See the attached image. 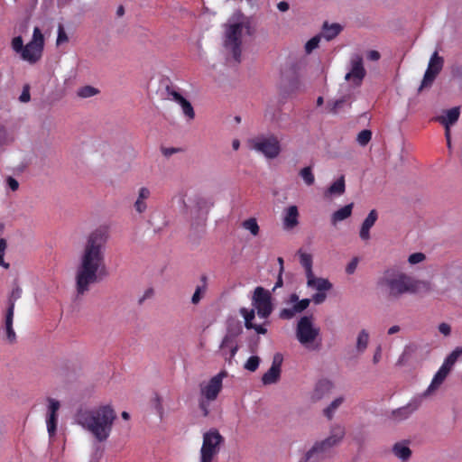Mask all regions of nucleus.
I'll use <instances>...</instances> for the list:
<instances>
[{"instance_id":"nucleus-60","label":"nucleus","mask_w":462,"mask_h":462,"mask_svg":"<svg viewBox=\"0 0 462 462\" xmlns=\"http://www.w3.org/2000/svg\"><path fill=\"white\" fill-rule=\"evenodd\" d=\"M380 53L377 51H370L368 53H367V58L370 60H378L380 59Z\"/></svg>"},{"instance_id":"nucleus-48","label":"nucleus","mask_w":462,"mask_h":462,"mask_svg":"<svg viewBox=\"0 0 462 462\" xmlns=\"http://www.w3.org/2000/svg\"><path fill=\"white\" fill-rule=\"evenodd\" d=\"M320 42L319 36H314L309 40L305 44V51L307 53H310L313 50L318 48Z\"/></svg>"},{"instance_id":"nucleus-35","label":"nucleus","mask_w":462,"mask_h":462,"mask_svg":"<svg viewBox=\"0 0 462 462\" xmlns=\"http://www.w3.org/2000/svg\"><path fill=\"white\" fill-rule=\"evenodd\" d=\"M242 227L249 231L254 236H257L260 232V226L257 223L256 218L250 217L242 222Z\"/></svg>"},{"instance_id":"nucleus-44","label":"nucleus","mask_w":462,"mask_h":462,"mask_svg":"<svg viewBox=\"0 0 462 462\" xmlns=\"http://www.w3.org/2000/svg\"><path fill=\"white\" fill-rule=\"evenodd\" d=\"M260 364V358L257 356H250L245 364V368L250 372L257 370Z\"/></svg>"},{"instance_id":"nucleus-56","label":"nucleus","mask_w":462,"mask_h":462,"mask_svg":"<svg viewBox=\"0 0 462 462\" xmlns=\"http://www.w3.org/2000/svg\"><path fill=\"white\" fill-rule=\"evenodd\" d=\"M337 407L338 406H328L323 410L324 416H326L328 420H332Z\"/></svg>"},{"instance_id":"nucleus-24","label":"nucleus","mask_w":462,"mask_h":462,"mask_svg":"<svg viewBox=\"0 0 462 462\" xmlns=\"http://www.w3.org/2000/svg\"><path fill=\"white\" fill-rule=\"evenodd\" d=\"M307 283L309 287L314 288L319 291H327L332 287L328 280L317 278L313 273L307 276Z\"/></svg>"},{"instance_id":"nucleus-52","label":"nucleus","mask_w":462,"mask_h":462,"mask_svg":"<svg viewBox=\"0 0 462 462\" xmlns=\"http://www.w3.org/2000/svg\"><path fill=\"white\" fill-rule=\"evenodd\" d=\"M69 38L62 25H59L58 28V37H57V44H61L62 42H68Z\"/></svg>"},{"instance_id":"nucleus-19","label":"nucleus","mask_w":462,"mask_h":462,"mask_svg":"<svg viewBox=\"0 0 462 462\" xmlns=\"http://www.w3.org/2000/svg\"><path fill=\"white\" fill-rule=\"evenodd\" d=\"M449 373L450 372H448L447 368L440 366L439 369L435 374V375L433 376L431 383H430L428 388L423 392L421 396L427 398L434 395L436 392L439 390V388L441 386V384L444 383Z\"/></svg>"},{"instance_id":"nucleus-55","label":"nucleus","mask_w":462,"mask_h":462,"mask_svg":"<svg viewBox=\"0 0 462 462\" xmlns=\"http://www.w3.org/2000/svg\"><path fill=\"white\" fill-rule=\"evenodd\" d=\"M6 184L13 191H16L19 188V182L11 176L6 179Z\"/></svg>"},{"instance_id":"nucleus-27","label":"nucleus","mask_w":462,"mask_h":462,"mask_svg":"<svg viewBox=\"0 0 462 462\" xmlns=\"http://www.w3.org/2000/svg\"><path fill=\"white\" fill-rule=\"evenodd\" d=\"M299 211L296 206H290L285 212L283 225L287 229H291L295 227L299 221Z\"/></svg>"},{"instance_id":"nucleus-3","label":"nucleus","mask_w":462,"mask_h":462,"mask_svg":"<svg viewBox=\"0 0 462 462\" xmlns=\"http://www.w3.org/2000/svg\"><path fill=\"white\" fill-rule=\"evenodd\" d=\"M377 284L393 300L400 299L404 294L426 293L431 290L430 282L416 280L395 269L386 270Z\"/></svg>"},{"instance_id":"nucleus-46","label":"nucleus","mask_w":462,"mask_h":462,"mask_svg":"<svg viewBox=\"0 0 462 462\" xmlns=\"http://www.w3.org/2000/svg\"><path fill=\"white\" fill-rule=\"evenodd\" d=\"M13 139L9 136L7 130L5 126L0 125V148L7 145Z\"/></svg>"},{"instance_id":"nucleus-53","label":"nucleus","mask_w":462,"mask_h":462,"mask_svg":"<svg viewBox=\"0 0 462 462\" xmlns=\"http://www.w3.org/2000/svg\"><path fill=\"white\" fill-rule=\"evenodd\" d=\"M358 258L357 257H354L350 263L346 265V273L348 274H352L355 273L356 267H357V264H358Z\"/></svg>"},{"instance_id":"nucleus-18","label":"nucleus","mask_w":462,"mask_h":462,"mask_svg":"<svg viewBox=\"0 0 462 462\" xmlns=\"http://www.w3.org/2000/svg\"><path fill=\"white\" fill-rule=\"evenodd\" d=\"M334 388V383L331 380L322 378L319 380L311 393V400L313 402H319L328 396Z\"/></svg>"},{"instance_id":"nucleus-12","label":"nucleus","mask_w":462,"mask_h":462,"mask_svg":"<svg viewBox=\"0 0 462 462\" xmlns=\"http://www.w3.org/2000/svg\"><path fill=\"white\" fill-rule=\"evenodd\" d=\"M443 58L439 57L438 52L435 51L430 57L428 68L425 71L423 79L419 88V91H421L425 88H429L432 85L438 74L441 71L443 67Z\"/></svg>"},{"instance_id":"nucleus-10","label":"nucleus","mask_w":462,"mask_h":462,"mask_svg":"<svg viewBox=\"0 0 462 462\" xmlns=\"http://www.w3.org/2000/svg\"><path fill=\"white\" fill-rule=\"evenodd\" d=\"M253 306L260 318L267 319L273 311L270 292L263 287H257L253 297Z\"/></svg>"},{"instance_id":"nucleus-11","label":"nucleus","mask_w":462,"mask_h":462,"mask_svg":"<svg viewBox=\"0 0 462 462\" xmlns=\"http://www.w3.org/2000/svg\"><path fill=\"white\" fill-rule=\"evenodd\" d=\"M365 75L366 70L364 67L363 57L358 53L353 54L350 59V70L346 74L345 79L359 87Z\"/></svg>"},{"instance_id":"nucleus-34","label":"nucleus","mask_w":462,"mask_h":462,"mask_svg":"<svg viewBox=\"0 0 462 462\" xmlns=\"http://www.w3.org/2000/svg\"><path fill=\"white\" fill-rule=\"evenodd\" d=\"M300 255V262L302 267L305 269L306 277L311 273L312 272V256L310 254L304 253L301 250L298 252Z\"/></svg>"},{"instance_id":"nucleus-42","label":"nucleus","mask_w":462,"mask_h":462,"mask_svg":"<svg viewBox=\"0 0 462 462\" xmlns=\"http://www.w3.org/2000/svg\"><path fill=\"white\" fill-rule=\"evenodd\" d=\"M6 248H7L6 240L5 238L0 237V266H2L7 270L10 268V264L8 263H6L4 259Z\"/></svg>"},{"instance_id":"nucleus-36","label":"nucleus","mask_w":462,"mask_h":462,"mask_svg":"<svg viewBox=\"0 0 462 462\" xmlns=\"http://www.w3.org/2000/svg\"><path fill=\"white\" fill-rule=\"evenodd\" d=\"M369 342V334L365 329H362L356 338V350L359 353L365 352Z\"/></svg>"},{"instance_id":"nucleus-2","label":"nucleus","mask_w":462,"mask_h":462,"mask_svg":"<svg viewBox=\"0 0 462 462\" xmlns=\"http://www.w3.org/2000/svg\"><path fill=\"white\" fill-rule=\"evenodd\" d=\"M116 411L111 406L80 407L75 414L78 424L88 430L98 442L106 441L112 430Z\"/></svg>"},{"instance_id":"nucleus-29","label":"nucleus","mask_w":462,"mask_h":462,"mask_svg":"<svg viewBox=\"0 0 462 462\" xmlns=\"http://www.w3.org/2000/svg\"><path fill=\"white\" fill-rule=\"evenodd\" d=\"M352 208L353 204L351 203L335 211L331 217L332 224L336 225L337 222L345 220L347 217H349L352 214Z\"/></svg>"},{"instance_id":"nucleus-30","label":"nucleus","mask_w":462,"mask_h":462,"mask_svg":"<svg viewBox=\"0 0 462 462\" xmlns=\"http://www.w3.org/2000/svg\"><path fill=\"white\" fill-rule=\"evenodd\" d=\"M345 178L341 176L338 180L333 182L326 191V196L337 195L340 196L345 192Z\"/></svg>"},{"instance_id":"nucleus-49","label":"nucleus","mask_w":462,"mask_h":462,"mask_svg":"<svg viewBox=\"0 0 462 462\" xmlns=\"http://www.w3.org/2000/svg\"><path fill=\"white\" fill-rule=\"evenodd\" d=\"M19 100L22 103H27L31 100L30 85L29 84H25L23 87V91L19 97Z\"/></svg>"},{"instance_id":"nucleus-5","label":"nucleus","mask_w":462,"mask_h":462,"mask_svg":"<svg viewBox=\"0 0 462 462\" xmlns=\"http://www.w3.org/2000/svg\"><path fill=\"white\" fill-rule=\"evenodd\" d=\"M249 23L240 22L227 24L225 32L224 46L232 52L236 62L241 60V45L245 34L251 35Z\"/></svg>"},{"instance_id":"nucleus-13","label":"nucleus","mask_w":462,"mask_h":462,"mask_svg":"<svg viewBox=\"0 0 462 462\" xmlns=\"http://www.w3.org/2000/svg\"><path fill=\"white\" fill-rule=\"evenodd\" d=\"M310 303V299L299 300L296 293H291L287 300V304H292L291 308H284L280 311L279 317L282 319H291L297 314L303 312Z\"/></svg>"},{"instance_id":"nucleus-1","label":"nucleus","mask_w":462,"mask_h":462,"mask_svg":"<svg viewBox=\"0 0 462 462\" xmlns=\"http://www.w3.org/2000/svg\"><path fill=\"white\" fill-rule=\"evenodd\" d=\"M108 238L109 233L105 226L96 228L87 236L76 270L78 295H84L91 284L99 282L106 274L105 252Z\"/></svg>"},{"instance_id":"nucleus-40","label":"nucleus","mask_w":462,"mask_h":462,"mask_svg":"<svg viewBox=\"0 0 462 462\" xmlns=\"http://www.w3.org/2000/svg\"><path fill=\"white\" fill-rule=\"evenodd\" d=\"M301 81L298 76L293 77L288 83V94H292L301 89Z\"/></svg>"},{"instance_id":"nucleus-17","label":"nucleus","mask_w":462,"mask_h":462,"mask_svg":"<svg viewBox=\"0 0 462 462\" xmlns=\"http://www.w3.org/2000/svg\"><path fill=\"white\" fill-rule=\"evenodd\" d=\"M237 350L238 345L236 343V337L231 334L226 335L220 345V351L226 361L231 363Z\"/></svg>"},{"instance_id":"nucleus-39","label":"nucleus","mask_w":462,"mask_h":462,"mask_svg":"<svg viewBox=\"0 0 462 462\" xmlns=\"http://www.w3.org/2000/svg\"><path fill=\"white\" fill-rule=\"evenodd\" d=\"M98 93V90L91 86H85L78 90V96L83 98L91 97Z\"/></svg>"},{"instance_id":"nucleus-26","label":"nucleus","mask_w":462,"mask_h":462,"mask_svg":"<svg viewBox=\"0 0 462 462\" xmlns=\"http://www.w3.org/2000/svg\"><path fill=\"white\" fill-rule=\"evenodd\" d=\"M151 191L146 187H142L138 191V197L134 207L136 212L142 214L147 209L146 200L150 198Z\"/></svg>"},{"instance_id":"nucleus-54","label":"nucleus","mask_w":462,"mask_h":462,"mask_svg":"<svg viewBox=\"0 0 462 462\" xmlns=\"http://www.w3.org/2000/svg\"><path fill=\"white\" fill-rule=\"evenodd\" d=\"M326 298V291H318L312 296V300L315 304H320L325 301Z\"/></svg>"},{"instance_id":"nucleus-50","label":"nucleus","mask_w":462,"mask_h":462,"mask_svg":"<svg viewBox=\"0 0 462 462\" xmlns=\"http://www.w3.org/2000/svg\"><path fill=\"white\" fill-rule=\"evenodd\" d=\"M424 259H425V254H422V253H414V254H411L409 256L408 262L411 264H416V263H421Z\"/></svg>"},{"instance_id":"nucleus-23","label":"nucleus","mask_w":462,"mask_h":462,"mask_svg":"<svg viewBox=\"0 0 462 462\" xmlns=\"http://www.w3.org/2000/svg\"><path fill=\"white\" fill-rule=\"evenodd\" d=\"M60 406H49V410L46 415L47 430L50 437H53L56 434L58 425V411Z\"/></svg>"},{"instance_id":"nucleus-14","label":"nucleus","mask_w":462,"mask_h":462,"mask_svg":"<svg viewBox=\"0 0 462 462\" xmlns=\"http://www.w3.org/2000/svg\"><path fill=\"white\" fill-rule=\"evenodd\" d=\"M226 375V372L222 371L213 376L208 383L200 384L201 394L208 401H214L222 389L223 378Z\"/></svg>"},{"instance_id":"nucleus-41","label":"nucleus","mask_w":462,"mask_h":462,"mask_svg":"<svg viewBox=\"0 0 462 462\" xmlns=\"http://www.w3.org/2000/svg\"><path fill=\"white\" fill-rule=\"evenodd\" d=\"M372 138V132L368 129L362 130L358 134L356 141L361 146H365Z\"/></svg>"},{"instance_id":"nucleus-25","label":"nucleus","mask_w":462,"mask_h":462,"mask_svg":"<svg viewBox=\"0 0 462 462\" xmlns=\"http://www.w3.org/2000/svg\"><path fill=\"white\" fill-rule=\"evenodd\" d=\"M459 107H453L445 112L444 116L435 117V121L440 123L442 125H454L459 118Z\"/></svg>"},{"instance_id":"nucleus-32","label":"nucleus","mask_w":462,"mask_h":462,"mask_svg":"<svg viewBox=\"0 0 462 462\" xmlns=\"http://www.w3.org/2000/svg\"><path fill=\"white\" fill-rule=\"evenodd\" d=\"M200 281H201V284L197 286L195 292L193 293L192 298H191V302L195 305H197L200 301V300L202 299L203 295L205 294V292L207 291V287H208V285H207L208 278L206 275H202L200 278Z\"/></svg>"},{"instance_id":"nucleus-63","label":"nucleus","mask_w":462,"mask_h":462,"mask_svg":"<svg viewBox=\"0 0 462 462\" xmlns=\"http://www.w3.org/2000/svg\"><path fill=\"white\" fill-rule=\"evenodd\" d=\"M162 153L163 155H165L166 157H169L171 155H172L173 153H176L178 152V149L176 148H162Z\"/></svg>"},{"instance_id":"nucleus-47","label":"nucleus","mask_w":462,"mask_h":462,"mask_svg":"<svg viewBox=\"0 0 462 462\" xmlns=\"http://www.w3.org/2000/svg\"><path fill=\"white\" fill-rule=\"evenodd\" d=\"M213 205H214V203L212 201H209L206 198L199 197L196 200V206L199 210H202V209L208 210Z\"/></svg>"},{"instance_id":"nucleus-45","label":"nucleus","mask_w":462,"mask_h":462,"mask_svg":"<svg viewBox=\"0 0 462 462\" xmlns=\"http://www.w3.org/2000/svg\"><path fill=\"white\" fill-rule=\"evenodd\" d=\"M11 45H12V49L16 52V53H19L20 56H22V53L24 50V46L23 45V40L22 38V36H16L14 37L13 40H12V42H11Z\"/></svg>"},{"instance_id":"nucleus-9","label":"nucleus","mask_w":462,"mask_h":462,"mask_svg":"<svg viewBox=\"0 0 462 462\" xmlns=\"http://www.w3.org/2000/svg\"><path fill=\"white\" fill-rule=\"evenodd\" d=\"M251 147L263 153L268 159L276 158L281 152V144L278 138L273 135H261L250 141Z\"/></svg>"},{"instance_id":"nucleus-22","label":"nucleus","mask_w":462,"mask_h":462,"mask_svg":"<svg viewBox=\"0 0 462 462\" xmlns=\"http://www.w3.org/2000/svg\"><path fill=\"white\" fill-rule=\"evenodd\" d=\"M240 314L245 319V326L247 329H254L258 334H266L267 329L262 325H256L253 323V320L255 317V310L254 308L248 310L246 308L240 309Z\"/></svg>"},{"instance_id":"nucleus-37","label":"nucleus","mask_w":462,"mask_h":462,"mask_svg":"<svg viewBox=\"0 0 462 462\" xmlns=\"http://www.w3.org/2000/svg\"><path fill=\"white\" fill-rule=\"evenodd\" d=\"M347 98L343 97L339 99L328 101L327 104V109L328 113L337 114L340 109L346 104Z\"/></svg>"},{"instance_id":"nucleus-15","label":"nucleus","mask_w":462,"mask_h":462,"mask_svg":"<svg viewBox=\"0 0 462 462\" xmlns=\"http://www.w3.org/2000/svg\"><path fill=\"white\" fill-rule=\"evenodd\" d=\"M414 411L415 408H411V406H400L391 411H385L382 420L384 423L397 424L408 419Z\"/></svg>"},{"instance_id":"nucleus-43","label":"nucleus","mask_w":462,"mask_h":462,"mask_svg":"<svg viewBox=\"0 0 462 462\" xmlns=\"http://www.w3.org/2000/svg\"><path fill=\"white\" fill-rule=\"evenodd\" d=\"M378 218V214L376 212L375 209H372L368 216L365 217V219L364 220L363 224H362V226L364 227H367V228H372V226L374 225V223L376 222Z\"/></svg>"},{"instance_id":"nucleus-33","label":"nucleus","mask_w":462,"mask_h":462,"mask_svg":"<svg viewBox=\"0 0 462 462\" xmlns=\"http://www.w3.org/2000/svg\"><path fill=\"white\" fill-rule=\"evenodd\" d=\"M462 355V347H456L444 360L442 367L447 368L448 372L451 371L452 366L457 362V358Z\"/></svg>"},{"instance_id":"nucleus-64","label":"nucleus","mask_w":462,"mask_h":462,"mask_svg":"<svg viewBox=\"0 0 462 462\" xmlns=\"http://www.w3.org/2000/svg\"><path fill=\"white\" fill-rule=\"evenodd\" d=\"M354 441L362 446L365 443V437L362 434L356 435L354 437Z\"/></svg>"},{"instance_id":"nucleus-31","label":"nucleus","mask_w":462,"mask_h":462,"mask_svg":"<svg viewBox=\"0 0 462 462\" xmlns=\"http://www.w3.org/2000/svg\"><path fill=\"white\" fill-rule=\"evenodd\" d=\"M342 30V27L338 23L328 24L325 23L323 25V35L328 40L330 41L337 37Z\"/></svg>"},{"instance_id":"nucleus-28","label":"nucleus","mask_w":462,"mask_h":462,"mask_svg":"<svg viewBox=\"0 0 462 462\" xmlns=\"http://www.w3.org/2000/svg\"><path fill=\"white\" fill-rule=\"evenodd\" d=\"M14 304L12 302L11 306L8 307L5 316V330L6 337L10 342L15 340V333L13 328V319H14Z\"/></svg>"},{"instance_id":"nucleus-61","label":"nucleus","mask_w":462,"mask_h":462,"mask_svg":"<svg viewBox=\"0 0 462 462\" xmlns=\"http://www.w3.org/2000/svg\"><path fill=\"white\" fill-rule=\"evenodd\" d=\"M153 295V290L152 288L147 289L143 296L139 300V303L142 304L145 299L151 298Z\"/></svg>"},{"instance_id":"nucleus-58","label":"nucleus","mask_w":462,"mask_h":462,"mask_svg":"<svg viewBox=\"0 0 462 462\" xmlns=\"http://www.w3.org/2000/svg\"><path fill=\"white\" fill-rule=\"evenodd\" d=\"M359 236L364 241L369 240L370 239V228L364 227L361 226Z\"/></svg>"},{"instance_id":"nucleus-6","label":"nucleus","mask_w":462,"mask_h":462,"mask_svg":"<svg viewBox=\"0 0 462 462\" xmlns=\"http://www.w3.org/2000/svg\"><path fill=\"white\" fill-rule=\"evenodd\" d=\"M224 441V437L217 429H211L205 432L200 449V462H212L214 457L219 452Z\"/></svg>"},{"instance_id":"nucleus-7","label":"nucleus","mask_w":462,"mask_h":462,"mask_svg":"<svg viewBox=\"0 0 462 462\" xmlns=\"http://www.w3.org/2000/svg\"><path fill=\"white\" fill-rule=\"evenodd\" d=\"M44 36L39 27L33 29L31 41L24 46L21 58L30 64L37 63L42 57L44 50Z\"/></svg>"},{"instance_id":"nucleus-51","label":"nucleus","mask_w":462,"mask_h":462,"mask_svg":"<svg viewBox=\"0 0 462 462\" xmlns=\"http://www.w3.org/2000/svg\"><path fill=\"white\" fill-rule=\"evenodd\" d=\"M22 296V289L19 286H16L13 289L11 292V296L9 299V307L11 306V303L13 302L14 304L15 300L20 299Z\"/></svg>"},{"instance_id":"nucleus-38","label":"nucleus","mask_w":462,"mask_h":462,"mask_svg":"<svg viewBox=\"0 0 462 462\" xmlns=\"http://www.w3.org/2000/svg\"><path fill=\"white\" fill-rule=\"evenodd\" d=\"M300 176L303 179L304 182L310 186L315 181L314 174L312 173L311 167L308 166L300 170Z\"/></svg>"},{"instance_id":"nucleus-21","label":"nucleus","mask_w":462,"mask_h":462,"mask_svg":"<svg viewBox=\"0 0 462 462\" xmlns=\"http://www.w3.org/2000/svg\"><path fill=\"white\" fill-rule=\"evenodd\" d=\"M167 91L172 99L181 106L182 112L188 120H193L195 118V111L190 102L174 89L167 88Z\"/></svg>"},{"instance_id":"nucleus-57","label":"nucleus","mask_w":462,"mask_h":462,"mask_svg":"<svg viewBox=\"0 0 462 462\" xmlns=\"http://www.w3.org/2000/svg\"><path fill=\"white\" fill-rule=\"evenodd\" d=\"M439 331L444 336H448L451 332V328L448 323H440L439 325Z\"/></svg>"},{"instance_id":"nucleus-16","label":"nucleus","mask_w":462,"mask_h":462,"mask_svg":"<svg viewBox=\"0 0 462 462\" xmlns=\"http://www.w3.org/2000/svg\"><path fill=\"white\" fill-rule=\"evenodd\" d=\"M283 357L282 354L276 353L273 356V363L270 369L263 374L262 382L264 385L275 383L281 377V366L282 364Z\"/></svg>"},{"instance_id":"nucleus-59","label":"nucleus","mask_w":462,"mask_h":462,"mask_svg":"<svg viewBox=\"0 0 462 462\" xmlns=\"http://www.w3.org/2000/svg\"><path fill=\"white\" fill-rule=\"evenodd\" d=\"M381 357H382V347H381V346H377V348L374 352V355L373 356V362L374 364H377L381 360Z\"/></svg>"},{"instance_id":"nucleus-20","label":"nucleus","mask_w":462,"mask_h":462,"mask_svg":"<svg viewBox=\"0 0 462 462\" xmlns=\"http://www.w3.org/2000/svg\"><path fill=\"white\" fill-rule=\"evenodd\" d=\"M411 440L402 439L397 441L392 447V453L395 457L401 460V462H409L412 456V451L410 448Z\"/></svg>"},{"instance_id":"nucleus-8","label":"nucleus","mask_w":462,"mask_h":462,"mask_svg":"<svg viewBox=\"0 0 462 462\" xmlns=\"http://www.w3.org/2000/svg\"><path fill=\"white\" fill-rule=\"evenodd\" d=\"M319 335V328L313 324L312 316L301 317L296 327V337L304 346L310 347Z\"/></svg>"},{"instance_id":"nucleus-4","label":"nucleus","mask_w":462,"mask_h":462,"mask_svg":"<svg viewBox=\"0 0 462 462\" xmlns=\"http://www.w3.org/2000/svg\"><path fill=\"white\" fill-rule=\"evenodd\" d=\"M346 436L345 427L333 424L327 438L317 440L300 457L299 462H325L334 457L336 448Z\"/></svg>"},{"instance_id":"nucleus-62","label":"nucleus","mask_w":462,"mask_h":462,"mask_svg":"<svg viewBox=\"0 0 462 462\" xmlns=\"http://www.w3.org/2000/svg\"><path fill=\"white\" fill-rule=\"evenodd\" d=\"M277 8H278V9H279V11H281V12H286V11H288V10H289L290 5H289V4H288L287 2H285V1H282V2L278 3V5H277Z\"/></svg>"}]
</instances>
